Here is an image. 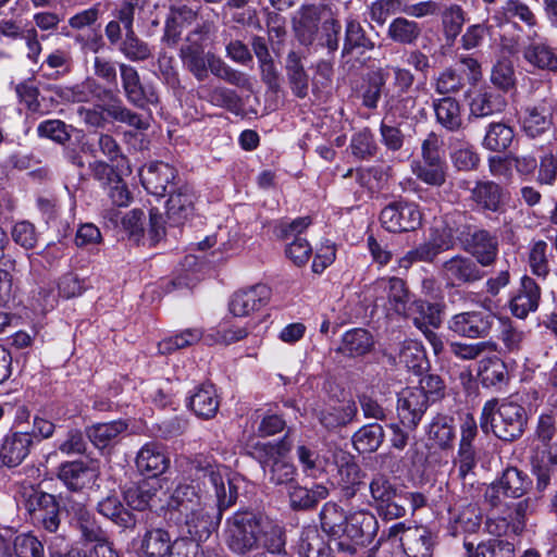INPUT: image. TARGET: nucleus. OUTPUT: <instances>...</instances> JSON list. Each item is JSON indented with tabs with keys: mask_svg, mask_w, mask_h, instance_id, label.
<instances>
[{
	"mask_svg": "<svg viewBox=\"0 0 557 557\" xmlns=\"http://www.w3.org/2000/svg\"><path fill=\"white\" fill-rule=\"evenodd\" d=\"M199 479L203 486L210 485L216 498V515L195 481L181 483L168 500V517L177 527L185 529L194 541L182 539L172 544L170 557H198V544L195 541L207 539L220 523L223 512L237 499V488L226 474V468L207 465L199 468Z\"/></svg>",
	"mask_w": 557,
	"mask_h": 557,
	"instance_id": "nucleus-1",
	"label": "nucleus"
},
{
	"mask_svg": "<svg viewBox=\"0 0 557 557\" xmlns=\"http://www.w3.org/2000/svg\"><path fill=\"white\" fill-rule=\"evenodd\" d=\"M223 537L227 548L238 556L259 549L281 554L286 544L285 532L278 523L250 510H237L226 518Z\"/></svg>",
	"mask_w": 557,
	"mask_h": 557,
	"instance_id": "nucleus-2",
	"label": "nucleus"
},
{
	"mask_svg": "<svg viewBox=\"0 0 557 557\" xmlns=\"http://www.w3.org/2000/svg\"><path fill=\"white\" fill-rule=\"evenodd\" d=\"M322 530L337 537V549L348 555H356L369 545L376 535L379 523L375 516L367 510L347 515L335 503H326L320 512Z\"/></svg>",
	"mask_w": 557,
	"mask_h": 557,
	"instance_id": "nucleus-3",
	"label": "nucleus"
},
{
	"mask_svg": "<svg viewBox=\"0 0 557 557\" xmlns=\"http://www.w3.org/2000/svg\"><path fill=\"white\" fill-rule=\"evenodd\" d=\"M367 297L376 309H382L387 318H408L410 310H432L433 306L421 299H413L407 283L397 276H383L369 284Z\"/></svg>",
	"mask_w": 557,
	"mask_h": 557,
	"instance_id": "nucleus-4",
	"label": "nucleus"
},
{
	"mask_svg": "<svg viewBox=\"0 0 557 557\" xmlns=\"http://www.w3.org/2000/svg\"><path fill=\"white\" fill-rule=\"evenodd\" d=\"M294 29L302 45L309 46L318 40L331 52L338 48L341 24L323 5L302 7L294 18Z\"/></svg>",
	"mask_w": 557,
	"mask_h": 557,
	"instance_id": "nucleus-5",
	"label": "nucleus"
},
{
	"mask_svg": "<svg viewBox=\"0 0 557 557\" xmlns=\"http://www.w3.org/2000/svg\"><path fill=\"white\" fill-rule=\"evenodd\" d=\"M527 423L525 410L515 401L498 403L491 399L482 409L480 425L484 432H492L503 441H513L524 432Z\"/></svg>",
	"mask_w": 557,
	"mask_h": 557,
	"instance_id": "nucleus-6",
	"label": "nucleus"
},
{
	"mask_svg": "<svg viewBox=\"0 0 557 557\" xmlns=\"http://www.w3.org/2000/svg\"><path fill=\"white\" fill-rule=\"evenodd\" d=\"M290 444L285 440L257 442L249 447V455L256 459L264 476L274 485H287L295 481L296 467L286 458Z\"/></svg>",
	"mask_w": 557,
	"mask_h": 557,
	"instance_id": "nucleus-7",
	"label": "nucleus"
},
{
	"mask_svg": "<svg viewBox=\"0 0 557 557\" xmlns=\"http://www.w3.org/2000/svg\"><path fill=\"white\" fill-rule=\"evenodd\" d=\"M455 246L453 228L444 221L436 223L426 242L408 251L399 259V267L408 269L414 262H432L440 253Z\"/></svg>",
	"mask_w": 557,
	"mask_h": 557,
	"instance_id": "nucleus-8",
	"label": "nucleus"
},
{
	"mask_svg": "<svg viewBox=\"0 0 557 557\" xmlns=\"http://www.w3.org/2000/svg\"><path fill=\"white\" fill-rule=\"evenodd\" d=\"M98 18L97 7L81 11L69 20V26L76 33L63 32V35L73 38L84 52L97 53L103 47L102 34L97 25Z\"/></svg>",
	"mask_w": 557,
	"mask_h": 557,
	"instance_id": "nucleus-9",
	"label": "nucleus"
},
{
	"mask_svg": "<svg viewBox=\"0 0 557 557\" xmlns=\"http://www.w3.org/2000/svg\"><path fill=\"white\" fill-rule=\"evenodd\" d=\"M370 505L385 519H397L406 515L404 506L397 503L398 490L392 480L382 473L375 474L369 484Z\"/></svg>",
	"mask_w": 557,
	"mask_h": 557,
	"instance_id": "nucleus-10",
	"label": "nucleus"
},
{
	"mask_svg": "<svg viewBox=\"0 0 557 557\" xmlns=\"http://www.w3.org/2000/svg\"><path fill=\"white\" fill-rule=\"evenodd\" d=\"M495 315L485 310H471L454 314L447 322V329L459 337L485 338L492 332Z\"/></svg>",
	"mask_w": 557,
	"mask_h": 557,
	"instance_id": "nucleus-11",
	"label": "nucleus"
},
{
	"mask_svg": "<svg viewBox=\"0 0 557 557\" xmlns=\"http://www.w3.org/2000/svg\"><path fill=\"white\" fill-rule=\"evenodd\" d=\"M388 540L399 542L407 557H431L432 540L429 532L419 527L398 522L389 527Z\"/></svg>",
	"mask_w": 557,
	"mask_h": 557,
	"instance_id": "nucleus-12",
	"label": "nucleus"
},
{
	"mask_svg": "<svg viewBox=\"0 0 557 557\" xmlns=\"http://www.w3.org/2000/svg\"><path fill=\"white\" fill-rule=\"evenodd\" d=\"M380 221L382 226L388 232H411L421 225L422 213L418 205L399 200L383 208Z\"/></svg>",
	"mask_w": 557,
	"mask_h": 557,
	"instance_id": "nucleus-13",
	"label": "nucleus"
},
{
	"mask_svg": "<svg viewBox=\"0 0 557 557\" xmlns=\"http://www.w3.org/2000/svg\"><path fill=\"white\" fill-rule=\"evenodd\" d=\"M528 475L517 468H507L502 478L491 484L485 492L486 500L494 507L500 505V494L507 497L518 498L523 496L530 487Z\"/></svg>",
	"mask_w": 557,
	"mask_h": 557,
	"instance_id": "nucleus-14",
	"label": "nucleus"
},
{
	"mask_svg": "<svg viewBox=\"0 0 557 557\" xmlns=\"http://www.w3.org/2000/svg\"><path fill=\"white\" fill-rule=\"evenodd\" d=\"M441 273L443 278L451 286L471 284L484 276V272L480 269L478 262L460 255L444 261Z\"/></svg>",
	"mask_w": 557,
	"mask_h": 557,
	"instance_id": "nucleus-15",
	"label": "nucleus"
},
{
	"mask_svg": "<svg viewBox=\"0 0 557 557\" xmlns=\"http://www.w3.org/2000/svg\"><path fill=\"white\" fill-rule=\"evenodd\" d=\"M429 406L428 396L420 388L407 387L398 394L397 412L407 428H416Z\"/></svg>",
	"mask_w": 557,
	"mask_h": 557,
	"instance_id": "nucleus-16",
	"label": "nucleus"
},
{
	"mask_svg": "<svg viewBox=\"0 0 557 557\" xmlns=\"http://www.w3.org/2000/svg\"><path fill=\"white\" fill-rule=\"evenodd\" d=\"M122 86L125 97L133 106L145 109L149 104H158L159 96L152 89H146L137 70L128 64H120Z\"/></svg>",
	"mask_w": 557,
	"mask_h": 557,
	"instance_id": "nucleus-17",
	"label": "nucleus"
},
{
	"mask_svg": "<svg viewBox=\"0 0 557 557\" xmlns=\"http://www.w3.org/2000/svg\"><path fill=\"white\" fill-rule=\"evenodd\" d=\"M271 296V289L264 284H257L236 292L230 302L234 315L245 317L265 306Z\"/></svg>",
	"mask_w": 557,
	"mask_h": 557,
	"instance_id": "nucleus-18",
	"label": "nucleus"
},
{
	"mask_svg": "<svg viewBox=\"0 0 557 557\" xmlns=\"http://www.w3.org/2000/svg\"><path fill=\"white\" fill-rule=\"evenodd\" d=\"M64 506L67 512L72 515L73 520L85 541L95 542L96 544L107 542L106 533L98 525L92 515L86 509L83 502L67 499Z\"/></svg>",
	"mask_w": 557,
	"mask_h": 557,
	"instance_id": "nucleus-19",
	"label": "nucleus"
},
{
	"mask_svg": "<svg viewBox=\"0 0 557 557\" xmlns=\"http://www.w3.org/2000/svg\"><path fill=\"white\" fill-rule=\"evenodd\" d=\"M332 458L337 465L336 484L350 497L356 493V487L362 482L360 467L345 451H333Z\"/></svg>",
	"mask_w": 557,
	"mask_h": 557,
	"instance_id": "nucleus-20",
	"label": "nucleus"
},
{
	"mask_svg": "<svg viewBox=\"0 0 557 557\" xmlns=\"http://www.w3.org/2000/svg\"><path fill=\"white\" fill-rule=\"evenodd\" d=\"M58 476L69 490L81 491L97 480L98 471L83 461H67L60 466Z\"/></svg>",
	"mask_w": 557,
	"mask_h": 557,
	"instance_id": "nucleus-21",
	"label": "nucleus"
},
{
	"mask_svg": "<svg viewBox=\"0 0 557 557\" xmlns=\"http://www.w3.org/2000/svg\"><path fill=\"white\" fill-rule=\"evenodd\" d=\"M522 58L532 69L557 73V53L546 41L530 38L522 48Z\"/></svg>",
	"mask_w": 557,
	"mask_h": 557,
	"instance_id": "nucleus-22",
	"label": "nucleus"
},
{
	"mask_svg": "<svg viewBox=\"0 0 557 557\" xmlns=\"http://www.w3.org/2000/svg\"><path fill=\"white\" fill-rule=\"evenodd\" d=\"M146 190L154 196L163 197L168 186L175 180L176 170L164 162L150 163L140 174Z\"/></svg>",
	"mask_w": 557,
	"mask_h": 557,
	"instance_id": "nucleus-23",
	"label": "nucleus"
},
{
	"mask_svg": "<svg viewBox=\"0 0 557 557\" xmlns=\"http://www.w3.org/2000/svg\"><path fill=\"white\" fill-rule=\"evenodd\" d=\"M170 459L157 443L144 445L136 456L138 471L147 476L156 478L169 468Z\"/></svg>",
	"mask_w": 557,
	"mask_h": 557,
	"instance_id": "nucleus-24",
	"label": "nucleus"
},
{
	"mask_svg": "<svg viewBox=\"0 0 557 557\" xmlns=\"http://www.w3.org/2000/svg\"><path fill=\"white\" fill-rule=\"evenodd\" d=\"M541 298V290L535 281L523 276L518 293L510 300V311L519 319H524L530 312L536 311Z\"/></svg>",
	"mask_w": 557,
	"mask_h": 557,
	"instance_id": "nucleus-25",
	"label": "nucleus"
},
{
	"mask_svg": "<svg viewBox=\"0 0 557 557\" xmlns=\"http://www.w3.org/2000/svg\"><path fill=\"white\" fill-rule=\"evenodd\" d=\"M32 434L15 432L7 435L0 446V459L4 466L16 467L29 454Z\"/></svg>",
	"mask_w": 557,
	"mask_h": 557,
	"instance_id": "nucleus-26",
	"label": "nucleus"
},
{
	"mask_svg": "<svg viewBox=\"0 0 557 557\" xmlns=\"http://www.w3.org/2000/svg\"><path fill=\"white\" fill-rule=\"evenodd\" d=\"M188 406L199 418H213L220 407V397L215 386L210 383H203L195 387L189 397Z\"/></svg>",
	"mask_w": 557,
	"mask_h": 557,
	"instance_id": "nucleus-27",
	"label": "nucleus"
},
{
	"mask_svg": "<svg viewBox=\"0 0 557 557\" xmlns=\"http://www.w3.org/2000/svg\"><path fill=\"white\" fill-rule=\"evenodd\" d=\"M504 198L502 187L491 181L478 182L471 190V200L482 211L500 212Z\"/></svg>",
	"mask_w": 557,
	"mask_h": 557,
	"instance_id": "nucleus-28",
	"label": "nucleus"
},
{
	"mask_svg": "<svg viewBox=\"0 0 557 557\" xmlns=\"http://www.w3.org/2000/svg\"><path fill=\"white\" fill-rule=\"evenodd\" d=\"M138 552L148 557H168L172 544L169 532L162 528H149L138 537Z\"/></svg>",
	"mask_w": 557,
	"mask_h": 557,
	"instance_id": "nucleus-29",
	"label": "nucleus"
},
{
	"mask_svg": "<svg viewBox=\"0 0 557 557\" xmlns=\"http://www.w3.org/2000/svg\"><path fill=\"white\" fill-rule=\"evenodd\" d=\"M467 245L468 250L476 258V262L483 267L491 265L497 257V239L485 230L474 231Z\"/></svg>",
	"mask_w": 557,
	"mask_h": 557,
	"instance_id": "nucleus-30",
	"label": "nucleus"
},
{
	"mask_svg": "<svg viewBox=\"0 0 557 557\" xmlns=\"http://www.w3.org/2000/svg\"><path fill=\"white\" fill-rule=\"evenodd\" d=\"M197 20V13L183 5L172 7L165 21L163 40L174 46L180 40L184 28L191 26Z\"/></svg>",
	"mask_w": 557,
	"mask_h": 557,
	"instance_id": "nucleus-31",
	"label": "nucleus"
},
{
	"mask_svg": "<svg viewBox=\"0 0 557 557\" xmlns=\"http://www.w3.org/2000/svg\"><path fill=\"white\" fill-rule=\"evenodd\" d=\"M411 170L426 185L441 187L446 183L448 168L443 158L414 161Z\"/></svg>",
	"mask_w": 557,
	"mask_h": 557,
	"instance_id": "nucleus-32",
	"label": "nucleus"
},
{
	"mask_svg": "<svg viewBox=\"0 0 557 557\" xmlns=\"http://www.w3.org/2000/svg\"><path fill=\"white\" fill-rule=\"evenodd\" d=\"M332 451H315L304 445L298 446L296 455L302 472L310 478H320L331 466Z\"/></svg>",
	"mask_w": 557,
	"mask_h": 557,
	"instance_id": "nucleus-33",
	"label": "nucleus"
},
{
	"mask_svg": "<svg viewBox=\"0 0 557 557\" xmlns=\"http://www.w3.org/2000/svg\"><path fill=\"white\" fill-rule=\"evenodd\" d=\"M356 413V404L347 400L324 407L317 413V417L324 428L332 430L351 422Z\"/></svg>",
	"mask_w": 557,
	"mask_h": 557,
	"instance_id": "nucleus-34",
	"label": "nucleus"
},
{
	"mask_svg": "<svg viewBox=\"0 0 557 557\" xmlns=\"http://www.w3.org/2000/svg\"><path fill=\"white\" fill-rule=\"evenodd\" d=\"M437 123L449 132H457L462 127L463 120L459 102L450 97L433 101Z\"/></svg>",
	"mask_w": 557,
	"mask_h": 557,
	"instance_id": "nucleus-35",
	"label": "nucleus"
},
{
	"mask_svg": "<svg viewBox=\"0 0 557 557\" xmlns=\"http://www.w3.org/2000/svg\"><path fill=\"white\" fill-rule=\"evenodd\" d=\"M195 195L188 187H182L170 195L168 218L173 224H182L194 211Z\"/></svg>",
	"mask_w": 557,
	"mask_h": 557,
	"instance_id": "nucleus-36",
	"label": "nucleus"
},
{
	"mask_svg": "<svg viewBox=\"0 0 557 557\" xmlns=\"http://www.w3.org/2000/svg\"><path fill=\"white\" fill-rule=\"evenodd\" d=\"M397 357L400 364L416 374H421L429 364L423 345L414 339L404 341Z\"/></svg>",
	"mask_w": 557,
	"mask_h": 557,
	"instance_id": "nucleus-37",
	"label": "nucleus"
},
{
	"mask_svg": "<svg viewBox=\"0 0 557 557\" xmlns=\"http://www.w3.org/2000/svg\"><path fill=\"white\" fill-rule=\"evenodd\" d=\"M550 126L552 113L546 106L539 104L525 109L522 128L529 137H539L548 131Z\"/></svg>",
	"mask_w": 557,
	"mask_h": 557,
	"instance_id": "nucleus-38",
	"label": "nucleus"
},
{
	"mask_svg": "<svg viewBox=\"0 0 557 557\" xmlns=\"http://www.w3.org/2000/svg\"><path fill=\"white\" fill-rule=\"evenodd\" d=\"M468 557H515V544L508 540L494 539L478 544L465 542Z\"/></svg>",
	"mask_w": 557,
	"mask_h": 557,
	"instance_id": "nucleus-39",
	"label": "nucleus"
},
{
	"mask_svg": "<svg viewBox=\"0 0 557 557\" xmlns=\"http://www.w3.org/2000/svg\"><path fill=\"white\" fill-rule=\"evenodd\" d=\"M372 346L373 339L368 331L354 329L343 335L338 351L348 357H359L369 352Z\"/></svg>",
	"mask_w": 557,
	"mask_h": 557,
	"instance_id": "nucleus-40",
	"label": "nucleus"
},
{
	"mask_svg": "<svg viewBox=\"0 0 557 557\" xmlns=\"http://www.w3.org/2000/svg\"><path fill=\"white\" fill-rule=\"evenodd\" d=\"M515 138L513 128L503 122L490 123L482 140L483 148L500 152L506 150Z\"/></svg>",
	"mask_w": 557,
	"mask_h": 557,
	"instance_id": "nucleus-41",
	"label": "nucleus"
},
{
	"mask_svg": "<svg viewBox=\"0 0 557 557\" xmlns=\"http://www.w3.org/2000/svg\"><path fill=\"white\" fill-rule=\"evenodd\" d=\"M126 429L127 424L123 420H116L94 424L87 429L86 433L96 447L104 448L124 433Z\"/></svg>",
	"mask_w": 557,
	"mask_h": 557,
	"instance_id": "nucleus-42",
	"label": "nucleus"
},
{
	"mask_svg": "<svg viewBox=\"0 0 557 557\" xmlns=\"http://www.w3.org/2000/svg\"><path fill=\"white\" fill-rule=\"evenodd\" d=\"M494 18L499 23L519 20L529 27L536 25V17L531 9L520 0H506L494 13Z\"/></svg>",
	"mask_w": 557,
	"mask_h": 557,
	"instance_id": "nucleus-43",
	"label": "nucleus"
},
{
	"mask_svg": "<svg viewBox=\"0 0 557 557\" xmlns=\"http://www.w3.org/2000/svg\"><path fill=\"white\" fill-rule=\"evenodd\" d=\"M384 440L383 428L371 423L360 428L352 436V444L360 454L373 453L379 449Z\"/></svg>",
	"mask_w": 557,
	"mask_h": 557,
	"instance_id": "nucleus-44",
	"label": "nucleus"
},
{
	"mask_svg": "<svg viewBox=\"0 0 557 557\" xmlns=\"http://www.w3.org/2000/svg\"><path fill=\"white\" fill-rule=\"evenodd\" d=\"M505 107V100L498 94L484 89L476 94L470 102V112L475 117H485L500 112Z\"/></svg>",
	"mask_w": 557,
	"mask_h": 557,
	"instance_id": "nucleus-45",
	"label": "nucleus"
},
{
	"mask_svg": "<svg viewBox=\"0 0 557 557\" xmlns=\"http://www.w3.org/2000/svg\"><path fill=\"white\" fill-rule=\"evenodd\" d=\"M207 71H210L215 77L237 87H246L249 85V81L245 74L234 70L222 58L212 52H208Z\"/></svg>",
	"mask_w": 557,
	"mask_h": 557,
	"instance_id": "nucleus-46",
	"label": "nucleus"
},
{
	"mask_svg": "<svg viewBox=\"0 0 557 557\" xmlns=\"http://www.w3.org/2000/svg\"><path fill=\"white\" fill-rule=\"evenodd\" d=\"M286 72L292 90L298 98H305L308 94V75L305 72L298 53L290 51L286 58Z\"/></svg>",
	"mask_w": 557,
	"mask_h": 557,
	"instance_id": "nucleus-47",
	"label": "nucleus"
},
{
	"mask_svg": "<svg viewBox=\"0 0 557 557\" xmlns=\"http://www.w3.org/2000/svg\"><path fill=\"white\" fill-rule=\"evenodd\" d=\"M202 335L203 333L200 329H186L159 342L158 350L162 355L172 354L178 349L197 344L202 338Z\"/></svg>",
	"mask_w": 557,
	"mask_h": 557,
	"instance_id": "nucleus-48",
	"label": "nucleus"
},
{
	"mask_svg": "<svg viewBox=\"0 0 557 557\" xmlns=\"http://www.w3.org/2000/svg\"><path fill=\"white\" fill-rule=\"evenodd\" d=\"M453 420L446 416H436L429 425L428 436L433 445L442 449L451 447L455 438Z\"/></svg>",
	"mask_w": 557,
	"mask_h": 557,
	"instance_id": "nucleus-49",
	"label": "nucleus"
},
{
	"mask_svg": "<svg viewBox=\"0 0 557 557\" xmlns=\"http://www.w3.org/2000/svg\"><path fill=\"white\" fill-rule=\"evenodd\" d=\"M420 25L405 17H397L388 26V36L396 42L412 45L421 35Z\"/></svg>",
	"mask_w": 557,
	"mask_h": 557,
	"instance_id": "nucleus-50",
	"label": "nucleus"
},
{
	"mask_svg": "<svg viewBox=\"0 0 557 557\" xmlns=\"http://www.w3.org/2000/svg\"><path fill=\"white\" fill-rule=\"evenodd\" d=\"M532 500L530 498H524L518 503H513L511 505H507L505 510L502 512L504 518L509 523L511 528V532L513 535H520L527 524V517L532 512Z\"/></svg>",
	"mask_w": 557,
	"mask_h": 557,
	"instance_id": "nucleus-51",
	"label": "nucleus"
},
{
	"mask_svg": "<svg viewBox=\"0 0 557 557\" xmlns=\"http://www.w3.org/2000/svg\"><path fill=\"white\" fill-rule=\"evenodd\" d=\"M298 553L301 557H327L326 544L315 528L302 531Z\"/></svg>",
	"mask_w": 557,
	"mask_h": 557,
	"instance_id": "nucleus-52",
	"label": "nucleus"
},
{
	"mask_svg": "<svg viewBox=\"0 0 557 557\" xmlns=\"http://www.w3.org/2000/svg\"><path fill=\"white\" fill-rule=\"evenodd\" d=\"M450 159L459 171L475 170L480 163V157L474 147L465 141H456L450 152Z\"/></svg>",
	"mask_w": 557,
	"mask_h": 557,
	"instance_id": "nucleus-53",
	"label": "nucleus"
},
{
	"mask_svg": "<svg viewBox=\"0 0 557 557\" xmlns=\"http://www.w3.org/2000/svg\"><path fill=\"white\" fill-rule=\"evenodd\" d=\"M180 59L184 69H186L198 82H203L208 78V52L180 49Z\"/></svg>",
	"mask_w": 557,
	"mask_h": 557,
	"instance_id": "nucleus-54",
	"label": "nucleus"
},
{
	"mask_svg": "<svg viewBox=\"0 0 557 557\" xmlns=\"http://www.w3.org/2000/svg\"><path fill=\"white\" fill-rule=\"evenodd\" d=\"M492 84L502 91H510L516 87V74L512 62L509 59H499L492 67Z\"/></svg>",
	"mask_w": 557,
	"mask_h": 557,
	"instance_id": "nucleus-55",
	"label": "nucleus"
},
{
	"mask_svg": "<svg viewBox=\"0 0 557 557\" xmlns=\"http://www.w3.org/2000/svg\"><path fill=\"white\" fill-rule=\"evenodd\" d=\"M120 51L126 59L133 62L145 61L152 54L149 45L139 39L134 30L126 33L125 38L121 42Z\"/></svg>",
	"mask_w": 557,
	"mask_h": 557,
	"instance_id": "nucleus-56",
	"label": "nucleus"
},
{
	"mask_svg": "<svg viewBox=\"0 0 557 557\" xmlns=\"http://www.w3.org/2000/svg\"><path fill=\"white\" fill-rule=\"evenodd\" d=\"M356 181L360 187L369 193L379 191L387 180V171L382 166L360 168L355 172Z\"/></svg>",
	"mask_w": 557,
	"mask_h": 557,
	"instance_id": "nucleus-57",
	"label": "nucleus"
},
{
	"mask_svg": "<svg viewBox=\"0 0 557 557\" xmlns=\"http://www.w3.org/2000/svg\"><path fill=\"white\" fill-rule=\"evenodd\" d=\"M480 377L485 386H496L507 380L506 364L497 358L483 360L480 366Z\"/></svg>",
	"mask_w": 557,
	"mask_h": 557,
	"instance_id": "nucleus-58",
	"label": "nucleus"
},
{
	"mask_svg": "<svg viewBox=\"0 0 557 557\" xmlns=\"http://www.w3.org/2000/svg\"><path fill=\"white\" fill-rule=\"evenodd\" d=\"M373 46V42L366 36L359 22L355 20L347 21L344 42L345 53H349L355 49L370 50Z\"/></svg>",
	"mask_w": 557,
	"mask_h": 557,
	"instance_id": "nucleus-59",
	"label": "nucleus"
},
{
	"mask_svg": "<svg viewBox=\"0 0 557 557\" xmlns=\"http://www.w3.org/2000/svg\"><path fill=\"white\" fill-rule=\"evenodd\" d=\"M106 113L114 121L125 123L136 129H147L149 124L141 116L128 108L123 106L120 101L104 106Z\"/></svg>",
	"mask_w": 557,
	"mask_h": 557,
	"instance_id": "nucleus-60",
	"label": "nucleus"
},
{
	"mask_svg": "<svg viewBox=\"0 0 557 557\" xmlns=\"http://www.w3.org/2000/svg\"><path fill=\"white\" fill-rule=\"evenodd\" d=\"M156 491L148 483L128 487L124 493L126 504L135 510H145L152 506Z\"/></svg>",
	"mask_w": 557,
	"mask_h": 557,
	"instance_id": "nucleus-61",
	"label": "nucleus"
},
{
	"mask_svg": "<svg viewBox=\"0 0 557 557\" xmlns=\"http://www.w3.org/2000/svg\"><path fill=\"white\" fill-rule=\"evenodd\" d=\"M449 351L461 360H473L481 356L486 350H495L496 344L493 342H478V343H462V342H450L448 344Z\"/></svg>",
	"mask_w": 557,
	"mask_h": 557,
	"instance_id": "nucleus-62",
	"label": "nucleus"
},
{
	"mask_svg": "<svg viewBox=\"0 0 557 557\" xmlns=\"http://www.w3.org/2000/svg\"><path fill=\"white\" fill-rule=\"evenodd\" d=\"M13 552L16 557H45L42 543L30 533H22L15 536Z\"/></svg>",
	"mask_w": 557,
	"mask_h": 557,
	"instance_id": "nucleus-63",
	"label": "nucleus"
},
{
	"mask_svg": "<svg viewBox=\"0 0 557 557\" xmlns=\"http://www.w3.org/2000/svg\"><path fill=\"white\" fill-rule=\"evenodd\" d=\"M442 23L445 35L448 38H456L466 23V12L460 5L450 4L443 11Z\"/></svg>",
	"mask_w": 557,
	"mask_h": 557,
	"instance_id": "nucleus-64",
	"label": "nucleus"
}]
</instances>
